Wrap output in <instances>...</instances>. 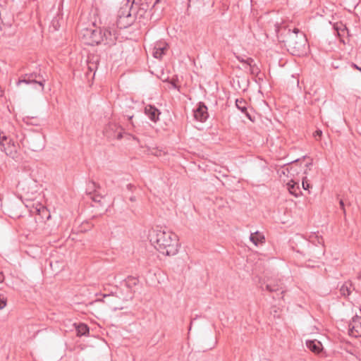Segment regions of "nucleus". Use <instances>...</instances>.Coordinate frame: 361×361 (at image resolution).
I'll list each match as a JSON object with an SVG mask.
<instances>
[{"mask_svg":"<svg viewBox=\"0 0 361 361\" xmlns=\"http://www.w3.org/2000/svg\"><path fill=\"white\" fill-rule=\"evenodd\" d=\"M167 44H157L153 50L152 55L154 58L161 59L167 50Z\"/></svg>","mask_w":361,"mask_h":361,"instance_id":"2eb2a0df","label":"nucleus"},{"mask_svg":"<svg viewBox=\"0 0 361 361\" xmlns=\"http://www.w3.org/2000/svg\"><path fill=\"white\" fill-rule=\"evenodd\" d=\"M349 334L354 337L361 336V322L359 319H354L349 325Z\"/></svg>","mask_w":361,"mask_h":361,"instance_id":"ddd939ff","label":"nucleus"},{"mask_svg":"<svg viewBox=\"0 0 361 361\" xmlns=\"http://www.w3.org/2000/svg\"><path fill=\"white\" fill-rule=\"evenodd\" d=\"M239 61L243 63H246L247 65H248L249 66H250L252 64H253L255 63V61L252 58H247V59L244 60V59H242V60H240Z\"/></svg>","mask_w":361,"mask_h":361,"instance_id":"473e14b6","label":"nucleus"},{"mask_svg":"<svg viewBox=\"0 0 361 361\" xmlns=\"http://www.w3.org/2000/svg\"><path fill=\"white\" fill-rule=\"evenodd\" d=\"M22 84L32 85V82H29L28 79L25 78V75L24 74L22 75L19 78L18 80L16 82V86L20 87Z\"/></svg>","mask_w":361,"mask_h":361,"instance_id":"cd10ccee","label":"nucleus"},{"mask_svg":"<svg viewBox=\"0 0 361 361\" xmlns=\"http://www.w3.org/2000/svg\"><path fill=\"white\" fill-rule=\"evenodd\" d=\"M287 188H288L289 192L296 197H298L301 194V190L299 187L298 183L295 182L293 180H290L287 183Z\"/></svg>","mask_w":361,"mask_h":361,"instance_id":"dca6fc26","label":"nucleus"},{"mask_svg":"<svg viewBox=\"0 0 361 361\" xmlns=\"http://www.w3.org/2000/svg\"><path fill=\"white\" fill-rule=\"evenodd\" d=\"M302 188L305 190H308L309 188H310V184L309 183V180L307 179V178L306 176L303 177L302 179Z\"/></svg>","mask_w":361,"mask_h":361,"instance_id":"7c9ffc66","label":"nucleus"},{"mask_svg":"<svg viewBox=\"0 0 361 361\" xmlns=\"http://www.w3.org/2000/svg\"><path fill=\"white\" fill-rule=\"evenodd\" d=\"M236 107L241 111L242 113L245 114V116L252 121L251 116L247 111V103L245 100L243 99H237L235 101Z\"/></svg>","mask_w":361,"mask_h":361,"instance_id":"412c9836","label":"nucleus"},{"mask_svg":"<svg viewBox=\"0 0 361 361\" xmlns=\"http://www.w3.org/2000/svg\"><path fill=\"white\" fill-rule=\"evenodd\" d=\"M123 129L116 123H109L104 130L105 137L109 140H121L123 137Z\"/></svg>","mask_w":361,"mask_h":361,"instance_id":"6e6552de","label":"nucleus"},{"mask_svg":"<svg viewBox=\"0 0 361 361\" xmlns=\"http://www.w3.org/2000/svg\"><path fill=\"white\" fill-rule=\"evenodd\" d=\"M6 305V299L2 296L0 295V310H3Z\"/></svg>","mask_w":361,"mask_h":361,"instance_id":"72a5a7b5","label":"nucleus"},{"mask_svg":"<svg viewBox=\"0 0 361 361\" xmlns=\"http://www.w3.org/2000/svg\"><path fill=\"white\" fill-rule=\"evenodd\" d=\"M4 281V275L1 272H0V283Z\"/></svg>","mask_w":361,"mask_h":361,"instance_id":"37998d69","label":"nucleus"},{"mask_svg":"<svg viewBox=\"0 0 361 361\" xmlns=\"http://www.w3.org/2000/svg\"><path fill=\"white\" fill-rule=\"evenodd\" d=\"M154 233L150 235V241L160 253L166 256L178 253V238L176 233L166 230H157Z\"/></svg>","mask_w":361,"mask_h":361,"instance_id":"f03ea898","label":"nucleus"},{"mask_svg":"<svg viewBox=\"0 0 361 361\" xmlns=\"http://www.w3.org/2000/svg\"><path fill=\"white\" fill-rule=\"evenodd\" d=\"M75 326V330L77 331V336H87L90 333V328L89 326L84 323H79L76 324L75 323L73 324Z\"/></svg>","mask_w":361,"mask_h":361,"instance_id":"f3484780","label":"nucleus"},{"mask_svg":"<svg viewBox=\"0 0 361 361\" xmlns=\"http://www.w3.org/2000/svg\"><path fill=\"white\" fill-rule=\"evenodd\" d=\"M250 240L256 246H257L260 244L264 243L265 238L263 234L260 233L259 231H256L255 233H251L250 236Z\"/></svg>","mask_w":361,"mask_h":361,"instance_id":"aec40b11","label":"nucleus"},{"mask_svg":"<svg viewBox=\"0 0 361 361\" xmlns=\"http://www.w3.org/2000/svg\"><path fill=\"white\" fill-rule=\"evenodd\" d=\"M92 184L94 185V188L96 189L97 188H99V185H97L94 182H92Z\"/></svg>","mask_w":361,"mask_h":361,"instance_id":"a18cd8bd","label":"nucleus"},{"mask_svg":"<svg viewBox=\"0 0 361 361\" xmlns=\"http://www.w3.org/2000/svg\"><path fill=\"white\" fill-rule=\"evenodd\" d=\"M133 6L127 1L118 11L116 26L118 29L127 28L130 26L137 16L135 13Z\"/></svg>","mask_w":361,"mask_h":361,"instance_id":"7ed1b4c3","label":"nucleus"},{"mask_svg":"<svg viewBox=\"0 0 361 361\" xmlns=\"http://www.w3.org/2000/svg\"><path fill=\"white\" fill-rule=\"evenodd\" d=\"M1 150L13 159L17 160L18 159V146L14 142L10 145L5 146V148Z\"/></svg>","mask_w":361,"mask_h":361,"instance_id":"4468645a","label":"nucleus"},{"mask_svg":"<svg viewBox=\"0 0 361 361\" xmlns=\"http://www.w3.org/2000/svg\"><path fill=\"white\" fill-rule=\"evenodd\" d=\"M160 1L161 0H155V1L153 2V0H142V4H141L142 7L140 8L141 13H145L149 9L150 7H155L159 3Z\"/></svg>","mask_w":361,"mask_h":361,"instance_id":"4be33fe9","label":"nucleus"},{"mask_svg":"<svg viewBox=\"0 0 361 361\" xmlns=\"http://www.w3.org/2000/svg\"><path fill=\"white\" fill-rule=\"evenodd\" d=\"M351 66L361 72V67H359L357 64L352 63Z\"/></svg>","mask_w":361,"mask_h":361,"instance_id":"ea45409f","label":"nucleus"},{"mask_svg":"<svg viewBox=\"0 0 361 361\" xmlns=\"http://www.w3.org/2000/svg\"><path fill=\"white\" fill-rule=\"evenodd\" d=\"M334 30L337 32V35L341 38V41L343 42L342 37L345 35V32L348 35V29L346 25L341 22L336 23L334 25Z\"/></svg>","mask_w":361,"mask_h":361,"instance_id":"a211bd4d","label":"nucleus"},{"mask_svg":"<svg viewBox=\"0 0 361 361\" xmlns=\"http://www.w3.org/2000/svg\"><path fill=\"white\" fill-rule=\"evenodd\" d=\"M265 288L270 293L278 292L279 290H281V295H283L284 293V291L282 290V287L278 283H267Z\"/></svg>","mask_w":361,"mask_h":361,"instance_id":"393cba45","label":"nucleus"},{"mask_svg":"<svg viewBox=\"0 0 361 361\" xmlns=\"http://www.w3.org/2000/svg\"><path fill=\"white\" fill-rule=\"evenodd\" d=\"M51 25L54 30H58L59 27H60L59 18L56 17L54 18L51 21Z\"/></svg>","mask_w":361,"mask_h":361,"instance_id":"2f4dec72","label":"nucleus"},{"mask_svg":"<svg viewBox=\"0 0 361 361\" xmlns=\"http://www.w3.org/2000/svg\"><path fill=\"white\" fill-rule=\"evenodd\" d=\"M14 141L4 135V133H0V145L1 147V149L5 148V146L10 145Z\"/></svg>","mask_w":361,"mask_h":361,"instance_id":"bb28decb","label":"nucleus"},{"mask_svg":"<svg viewBox=\"0 0 361 361\" xmlns=\"http://www.w3.org/2000/svg\"><path fill=\"white\" fill-rule=\"evenodd\" d=\"M339 204H340V207H341V210L343 211V214L345 216L346 215V211H345V202H344V200L343 199H341L339 200Z\"/></svg>","mask_w":361,"mask_h":361,"instance_id":"f704fd0d","label":"nucleus"},{"mask_svg":"<svg viewBox=\"0 0 361 361\" xmlns=\"http://www.w3.org/2000/svg\"><path fill=\"white\" fill-rule=\"evenodd\" d=\"M357 279L361 281V272L359 274Z\"/></svg>","mask_w":361,"mask_h":361,"instance_id":"49530a36","label":"nucleus"},{"mask_svg":"<svg viewBox=\"0 0 361 361\" xmlns=\"http://www.w3.org/2000/svg\"><path fill=\"white\" fill-rule=\"evenodd\" d=\"M125 285L129 289H132L136 286L139 283V279L137 277L128 276L124 281Z\"/></svg>","mask_w":361,"mask_h":361,"instance_id":"b1692460","label":"nucleus"},{"mask_svg":"<svg viewBox=\"0 0 361 361\" xmlns=\"http://www.w3.org/2000/svg\"><path fill=\"white\" fill-rule=\"evenodd\" d=\"M133 116H128V120L130 122L132 125H133V123L132 121Z\"/></svg>","mask_w":361,"mask_h":361,"instance_id":"79ce46f5","label":"nucleus"},{"mask_svg":"<svg viewBox=\"0 0 361 361\" xmlns=\"http://www.w3.org/2000/svg\"><path fill=\"white\" fill-rule=\"evenodd\" d=\"M277 37L283 42L287 49L293 55H300L305 49L306 37L299 29L294 28L293 31L284 26L277 27L276 29Z\"/></svg>","mask_w":361,"mask_h":361,"instance_id":"f257e3e1","label":"nucleus"},{"mask_svg":"<svg viewBox=\"0 0 361 361\" xmlns=\"http://www.w3.org/2000/svg\"><path fill=\"white\" fill-rule=\"evenodd\" d=\"M322 135V131L321 130H317L314 133V136L315 137H321Z\"/></svg>","mask_w":361,"mask_h":361,"instance_id":"4c0bfd02","label":"nucleus"},{"mask_svg":"<svg viewBox=\"0 0 361 361\" xmlns=\"http://www.w3.org/2000/svg\"><path fill=\"white\" fill-rule=\"evenodd\" d=\"M313 244L309 247L307 255L312 258L320 259L324 255V239L317 234H313L310 237Z\"/></svg>","mask_w":361,"mask_h":361,"instance_id":"20e7f679","label":"nucleus"},{"mask_svg":"<svg viewBox=\"0 0 361 361\" xmlns=\"http://www.w3.org/2000/svg\"><path fill=\"white\" fill-rule=\"evenodd\" d=\"M319 99L318 97H315L314 99H312V95L310 93H306L305 96V102L309 104H314L317 102H319Z\"/></svg>","mask_w":361,"mask_h":361,"instance_id":"c85d7f7f","label":"nucleus"},{"mask_svg":"<svg viewBox=\"0 0 361 361\" xmlns=\"http://www.w3.org/2000/svg\"><path fill=\"white\" fill-rule=\"evenodd\" d=\"M306 345L310 350L314 353H319L322 349V343L317 340L307 341Z\"/></svg>","mask_w":361,"mask_h":361,"instance_id":"6ab92c4d","label":"nucleus"},{"mask_svg":"<svg viewBox=\"0 0 361 361\" xmlns=\"http://www.w3.org/2000/svg\"><path fill=\"white\" fill-rule=\"evenodd\" d=\"M24 75L25 78L28 79L29 82H32L35 88L37 89L38 86L41 90H44L46 79L40 73V70H39V71H36L32 73H25Z\"/></svg>","mask_w":361,"mask_h":361,"instance_id":"1a4fd4ad","label":"nucleus"},{"mask_svg":"<svg viewBox=\"0 0 361 361\" xmlns=\"http://www.w3.org/2000/svg\"><path fill=\"white\" fill-rule=\"evenodd\" d=\"M42 212L43 214H44V213H45V214H47V217H46V219H47V220H49V219H50L51 215H50V214L48 212V211L47 210V209L43 208V209H42Z\"/></svg>","mask_w":361,"mask_h":361,"instance_id":"58836bf2","label":"nucleus"},{"mask_svg":"<svg viewBox=\"0 0 361 361\" xmlns=\"http://www.w3.org/2000/svg\"><path fill=\"white\" fill-rule=\"evenodd\" d=\"M82 38L87 44L94 46L102 43V30L86 28L83 30Z\"/></svg>","mask_w":361,"mask_h":361,"instance_id":"423d86ee","label":"nucleus"},{"mask_svg":"<svg viewBox=\"0 0 361 361\" xmlns=\"http://www.w3.org/2000/svg\"><path fill=\"white\" fill-rule=\"evenodd\" d=\"M92 200L95 202H100L101 200L102 199V196L101 195H94L92 197Z\"/></svg>","mask_w":361,"mask_h":361,"instance_id":"c9c22d12","label":"nucleus"},{"mask_svg":"<svg viewBox=\"0 0 361 361\" xmlns=\"http://www.w3.org/2000/svg\"><path fill=\"white\" fill-rule=\"evenodd\" d=\"M207 106L204 102H199L197 108L194 110V117L200 122H204L209 117Z\"/></svg>","mask_w":361,"mask_h":361,"instance_id":"9d476101","label":"nucleus"},{"mask_svg":"<svg viewBox=\"0 0 361 361\" xmlns=\"http://www.w3.org/2000/svg\"><path fill=\"white\" fill-rule=\"evenodd\" d=\"M250 71L252 75H257L258 73L260 72V70L259 67L257 66V64L254 63L250 66Z\"/></svg>","mask_w":361,"mask_h":361,"instance_id":"c756f323","label":"nucleus"},{"mask_svg":"<svg viewBox=\"0 0 361 361\" xmlns=\"http://www.w3.org/2000/svg\"><path fill=\"white\" fill-rule=\"evenodd\" d=\"M24 142L28 149L33 152L40 151L45 146L44 137L39 133L29 134L24 138Z\"/></svg>","mask_w":361,"mask_h":361,"instance_id":"39448f33","label":"nucleus"},{"mask_svg":"<svg viewBox=\"0 0 361 361\" xmlns=\"http://www.w3.org/2000/svg\"><path fill=\"white\" fill-rule=\"evenodd\" d=\"M145 114L154 123H156L159 119L160 111L153 105H147L145 107Z\"/></svg>","mask_w":361,"mask_h":361,"instance_id":"9b49d317","label":"nucleus"},{"mask_svg":"<svg viewBox=\"0 0 361 361\" xmlns=\"http://www.w3.org/2000/svg\"><path fill=\"white\" fill-rule=\"evenodd\" d=\"M312 162H310V163H307L305 164V166L306 167H309L310 166H312Z\"/></svg>","mask_w":361,"mask_h":361,"instance_id":"c03bdc74","label":"nucleus"},{"mask_svg":"<svg viewBox=\"0 0 361 361\" xmlns=\"http://www.w3.org/2000/svg\"><path fill=\"white\" fill-rule=\"evenodd\" d=\"M299 161V159H296L295 161H291L290 163L288 164L287 165H284L283 166L281 167L277 170V173L280 177H282V176H285L288 177L289 173H290V171L293 169L292 166H289L290 164L296 163Z\"/></svg>","mask_w":361,"mask_h":361,"instance_id":"5701e85b","label":"nucleus"},{"mask_svg":"<svg viewBox=\"0 0 361 361\" xmlns=\"http://www.w3.org/2000/svg\"><path fill=\"white\" fill-rule=\"evenodd\" d=\"M114 26L115 24L113 23L112 27L108 26L102 30V43L109 47L116 44L119 35L118 31Z\"/></svg>","mask_w":361,"mask_h":361,"instance_id":"0eeeda50","label":"nucleus"},{"mask_svg":"<svg viewBox=\"0 0 361 361\" xmlns=\"http://www.w3.org/2000/svg\"><path fill=\"white\" fill-rule=\"evenodd\" d=\"M99 62V56L96 54H89L87 56V63L89 71L94 72L97 71Z\"/></svg>","mask_w":361,"mask_h":361,"instance_id":"f8f14e48","label":"nucleus"},{"mask_svg":"<svg viewBox=\"0 0 361 361\" xmlns=\"http://www.w3.org/2000/svg\"><path fill=\"white\" fill-rule=\"evenodd\" d=\"M126 188H127L128 190H129L130 192H133L136 189V186L131 183L128 184Z\"/></svg>","mask_w":361,"mask_h":361,"instance_id":"e433bc0d","label":"nucleus"},{"mask_svg":"<svg viewBox=\"0 0 361 361\" xmlns=\"http://www.w3.org/2000/svg\"><path fill=\"white\" fill-rule=\"evenodd\" d=\"M4 26H6V25L5 23H3ZM8 26H11V25H7Z\"/></svg>","mask_w":361,"mask_h":361,"instance_id":"de8ad7c7","label":"nucleus"},{"mask_svg":"<svg viewBox=\"0 0 361 361\" xmlns=\"http://www.w3.org/2000/svg\"><path fill=\"white\" fill-rule=\"evenodd\" d=\"M129 200H130V202H133L136 201V197H135V196L132 195V196L130 197Z\"/></svg>","mask_w":361,"mask_h":361,"instance_id":"a19ab883","label":"nucleus"},{"mask_svg":"<svg viewBox=\"0 0 361 361\" xmlns=\"http://www.w3.org/2000/svg\"><path fill=\"white\" fill-rule=\"evenodd\" d=\"M352 286L353 284L351 282H345V283H343L340 288L341 295L344 297L348 296L351 293Z\"/></svg>","mask_w":361,"mask_h":361,"instance_id":"a878e982","label":"nucleus"}]
</instances>
